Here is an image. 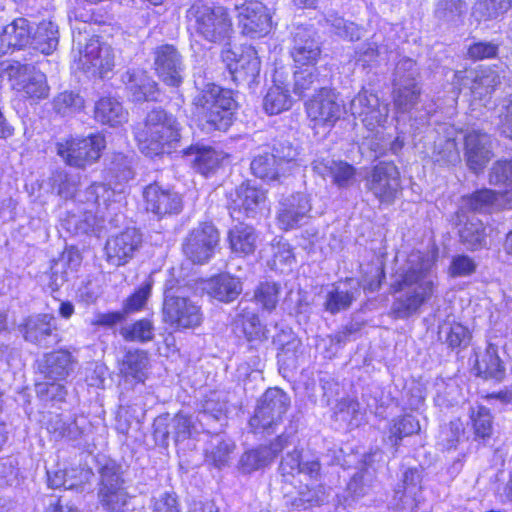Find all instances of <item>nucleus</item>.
<instances>
[{"instance_id": "obj_1", "label": "nucleus", "mask_w": 512, "mask_h": 512, "mask_svg": "<svg viewBox=\"0 0 512 512\" xmlns=\"http://www.w3.org/2000/svg\"><path fill=\"white\" fill-rule=\"evenodd\" d=\"M434 260L419 251L412 252L406 263L396 272L391 284L395 295L390 315L394 319H408L420 312L435 294L438 283L432 268Z\"/></svg>"}, {"instance_id": "obj_2", "label": "nucleus", "mask_w": 512, "mask_h": 512, "mask_svg": "<svg viewBox=\"0 0 512 512\" xmlns=\"http://www.w3.org/2000/svg\"><path fill=\"white\" fill-rule=\"evenodd\" d=\"M181 125L177 118L161 107H154L134 131L140 151L153 157L176 152L181 146Z\"/></svg>"}, {"instance_id": "obj_3", "label": "nucleus", "mask_w": 512, "mask_h": 512, "mask_svg": "<svg viewBox=\"0 0 512 512\" xmlns=\"http://www.w3.org/2000/svg\"><path fill=\"white\" fill-rule=\"evenodd\" d=\"M188 27L203 40L222 44L233 32L232 18L224 6H210L196 0L186 12Z\"/></svg>"}, {"instance_id": "obj_4", "label": "nucleus", "mask_w": 512, "mask_h": 512, "mask_svg": "<svg viewBox=\"0 0 512 512\" xmlns=\"http://www.w3.org/2000/svg\"><path fill=\"white\" fill-rule=\"evenodd\" d=\"M236 105L229 90L207 84L192 100L193 114L205 122L208 129L226 131L232 124V111Z\"/></svg>"}, {"instance_id": "obj_5", "label": "nucleus", "mask_w": 512, "mask_h": 512, "mask_svg": "<svg viewBox=\"0 0 512 512\" xmlns=\"http://www.w3.org/2000/svg\"><path fill=\"white\" fill-rule=\"evenodd\" d=\"M188 293L189 289L177 279L171 278L165 282L162 317L171 327L188 329L202 323L201 307Z\"/></svg>"}, {"instance_id": "obj_6", "label": "nucleus", "mask_w": 512, "mask_h": 512, "mask_svg": "<svg viewBox=\"0 0 512 512\" xmlns=\"http://www.w3.org/2000/svg\"><path fill=\"white\" fill-rule=\"evenodd\" d=\"M98 499L108 512H125L130 496L124 486L123 470L115 461H107L100 469Z\"/></svg>"}, {"instance_id": "obj_7", "label": "nucleus", "mask_w": 512, "mask_h": 512, "mask_svg": "<svg viewBox=\"0 0 512 512\" xmlns=\"http://www.w3.org/2000/svg\"><path fill=\"white\" fill-rule=\"evenodd\" d=\"M105 146V138L99 133L86 137H71L56 144L57 154L64 162L79 169H85L97 162Z\"/></svg>"}, {"instance_id": "obj_8", "label": "nucleus", "mask_w": 512, "mask_h": 512, "mask_svg": "<svg viewBox=\"0 0 512 512\" xmlns=\"http://www.w3.org/2000/svg\"><path fill=\"white\" fill-rule=\"evenodd\" d=\"M290 406L289 396L279 388H269L258 401L249 425L254 433H270L287 412Z\"/></svg>"}, {"instance_id": "obj_9", "label": "nucleus", "mask_w": 512, "mask_h": 512, "mask_svg": "<svg viewBox=\"0 0 512 512\" xmlns=\"http://www.w3.org/2000/svg\"><path fill=\"white\" fill-rule=\"evenodd\" d=\"M365 187L380 203L393 204L401 192L398 167L391 161L377 163L367 172Z\"/></svg>"}, {"instance_id": "obj_10", "label": "nucleus", "mask_w": 512, "mask_h": 512, "mask_svg": "<svg viewBox=\"0 0 512 512\" xmlns=\"http://www.w3.org/2000/svg\"><path fill=\"white\" fill-rule=\"evenodd\" d=\"M218 229L211 222L200 223L184 239L182 249L186 257L195 264L208 262L219 245Z\"/></svg>"}, {"instance_id": "obj_11", "label": "nucleus", "mask_w": 512, "mask_h": 512, "mask_svg": "<svg viewBox=\"0 0 512 512\" xmlns=\"http://www.w3.org/2000/svg\"><path fill=\"white\" fill-rule=\"evenodd\" d=\"M153 65L160 80L169 87H180L185 78L184 56L172 44H162L153 50Z\"/></svg>"}, {"instance_id": "obj_12", "label": "nucleus", "mask_w": 512, "mask_h": 512, "mask_svg": "<svg viewBox=\"0 0 512 512\" xmlns=\"http://www.w3.org/2000/svg\"><path fill=\"white\" fill-rule=\"evenodd\" d=\"M4 71L10 79L15 81V89L27 98L41 100L49 96L50 88L46 75L40 70L20 62H13L9 63Z\"/></svg>"}, {"instance_id": "obj_13", "label": "nucleus", "mask_w": 512, "mask_h": 512, "mask_svg": "<svg viewBox=\"0 0 512 512\" xmlns=\"http://www.w3.org/2000/svg\"><path fill=\"white\" fill-rule=\"evenodd\" d=\"M343 109L331 87L324 89L322 93L312 94L305 103L307 116L314 127L331 129L341 118Z\"/></svg>"}, {"instance_id": "obj_14", "label": "nucleus", "mask_w": 512, "mask_h": 512, "mask_svg": "<svg viewBox=\"0 0 512 512\" xmlns=\"http://www.w3.org/2000/svg\"><path fill=\"white\" fill-rule=\"evenodd\" d=\"M80 201H86L90 206L95 207L86 209L84 212L83 225L81 229L87 232L96 224V216L94 213L100 214L102 218L105 213L110 210H115L117 204L120 202L121 194L115 192L110 186L104 183H94L89 186L82 195H79Z\"/></svg>"}, {"instance_id": "obj_15", "label": "nucleus", "mask_w": 512, "mask_h": 512, "mask_svg": "<svg viewBox=\"0 0 512 512\" xmlns=\"http://www.w3.org/2000/svg\"><path fill=\"white\" fill-rule=\"evenodd\" d=\"M222 58L227 62L235 82L249 87L256 82L260 74L261 62L257 51L252 46L243 47L241 53L225 49L222 51Z\"/></svg>"}, {"instance_id": "obj_16", "label": "nucleus", "mask_w": 512, "mask_h": 512, "mask_svg": "<svg viewBox=\"0 0 512 512\" xmlns=\"http://www.w3.org/2000/svg\"><path fill=\"white\" fill-rule=\"evenodd\" d=\"M25 341L39 347L50 348L60 341L54 316L51 314H36L27 317L19 326Z\"/></svg>"}, {"instance_id": "obj_17", "label": "nucleus", "mask_w": 512, "mask_h": 512, "mask_svg": "<svg viewBox=\"0 0 512 512\" xmlns=\"http://www.w3.org/2000/svg\"><path fill=\"white\" fill-rule=\"evenodd\" d=\"M78 52L79 66L85 72L103 77L114 66L110 47L101 43L98 37H91L83 46L79 43Z\"/></svg>"}, {"instance_id": "obj_18", "label": "nucleus", "mask_w": 512, "mask_h": 512, "mask_svg": "<svg viewBox=\"0 0 512 512\" xmlns=\"http://www.w3.org/2000/svg\"><path fill=\"white\" fill-rule=\"evenodd\" d=\"M239 27L244 35L259 38L272 29V16L269 9L261 2H250L237 6Z\"/></svg>"}, {"instance_id": "obj_19", "label": "nucleus", "mask_w": 512, "mask_h": 512, "mask_svg": "<svg viewBox=\"0 0 512 512\" xmlns=\"http://www.w3.org/2000/svg\"><path fill=\"white\" fill-rule=\"evenodd\" d=\"M146 210L159 218L166 215L178 214L182 211V197L170 188H164L158 183H152L143 191Z\"/></svg>"}, {"instance_id": "obj_20", "label": "nucleus", "mask_w": 512, "mask_h": 512, "mask_svg": "<svg viewBox=\"0 0 512 512\" xmlns=\"http://www.w3.org/2000/svg\"><path fill=\"white\" fill-rule=\"evenodd\" d=\"M350 111L354 117L361 118L369 130L382 125L388 116L389 108L381 104L377 95L361 90L350 102Z\"/></svg>"}, {"instance_id": "obj_21", "label": "nucleus", "mask_w": 512, "mask_h": 512, "mask_svg": "<svg viewBox=\"0 0 512 512\" xmlns=\"http://www.w3.org/2000/svg\"><path fill=\"white\" fill-rule=\"evenodd\" d=\"M142 244V235L136 228L110 237L105 245L107 261L114 266L125 265L132 259Z\"/></svg>"}, {"instance_id": "obj_22", "label": "nucleus", "mask_w": 512, "mask_h": 512, "mask_svg": "<svg viewBox=\"0 0 512 512\" xmlns=\"http://www.w3.org/2000/svg\"><path fill=\"white\" fill-rule=\"evenodd\" d=\"M310 211L311 204L307 195L296 193L284 197L277 212L278 225L286 231L295 229L307 222Z\"/></svg>"}, {"instance_id": "obj_23", "label": "nucleus", "mask_w": 512, "mask_h": 512, "mask_svg": "<svg viewBox=\"0 0 512 512\" xmlns=\"http://www.w3.org/2000/svg\"><path fill=\"white\" fill-rule=\"evenodd\" d=\"M191 418L182 413L174 416L164 414L158 416L153 423L155 441L161 446H167L171 438L176 443L188 439L192 429Z\"/></svg>"}, {"instance_id": "obj_24", "label": "nucleus", "mask_w": 512, "mask_h": 512, "mask_svg": "<svg viewBox=\"0 0 512 512\" xmlns=\"http://www.w3.org/2000/svg\"><path fill=\"white\" fill-rule=\"evenodd\" d=\"M278 471L285 481L299 474L317 479L320 476L321 463L318 456L294 449L282 457Z\"/></svg>"}, {"instance_id": "obj_25", "label": "nucleus", "mask_w": 512, "mask_h": 512, "mask_svg": "<svg viewBox=\"0 0 512 512\" xmlns=\"http://www.w3.org/2000/svg\"><path fill=\"white\" fill-rule=\"evenodd\" d=\"M290 53L297 67L315 66L321 55L316 33L311 29L298 27L293 33Z\"/></svg>"}, {"instance_id": "obj_26", "label": "nucleus", "mask_w": 512, "mask_h": 512, "mask_svg": "<svg viewBox=\"0 0 512 512\" xmlns=\"http://www.w3.org/2000/svg\"><path fill=\"white\" fill-rule=\"evenodd\" d=\"M361 294L360 283L353 278L333 283L325 295L323 308L331 315L348 310Z\"/></svg>"}, {"instance_id": "obj_27", "label": "nucleus", "mask_w": 512, "mask_h": 512, "mask_svg": "<svg viewBox=\"0 0 512 512\" xmlns=\"http://www.w3.org/2000/svg\"><path fill=\"white\" fill-rule=\"evenodd\" d=\"M265 198L263 190L251 186L249 183H242L234 193L230 194L228 208L231 217L237 220H240L242 216L254 217Z\"/></svg>"}, {"instance_id": "obj_28", "label": "nucleus", "mask_w": 512, "mask_h": 512, "mask_svg": "<svg viewBox=\"0 0 512 512\" xmlns=\"http://www.w3.org/2000/svg\"><path fill=\"white\" fill-rule=\"evenodd\" d=\"M134 102L157 101L160 95L158 84L148 73L141 69H129L121 75Z\"/></svg>"}, {"instance_id": "obj_29", "label": "nucleus", "mask_w": 512, "mask_h": 512, "mask_svg": "<svg viewBox=\"0 0 512 512\" xmlns=\"http://www.w3.org/2000/svg\"><path fill=\"white\" fill-rule=\"evenodd\" d=\"M32 31V23L24 17L14 18L3 26L0 32V56L30 44Z\"/></svg>"}, {"instance_id": "obj_30", "label": "nucleus", "mask_w": 512, "mask_h": 512, "mask_svg": "<svg viewBox=\"0 0 512 512\" xmlns=\"http://www.w3.org/2000/svg\"><path fill=\"white\" fill-rule=\"evenodd\" d=\"M491 157L490 135L481 131H472L465 136V158L471 170L478 173Z\"/></svg>"}, {"instance_id": "obj_31", "label": "nucleus", "mask_w": 512, "mask_h": 512, "mask_svg": "<svg viewBox=\"0 0 512 512\" xmlns=\"http://www.w3.org/2000/svg\"><path fill=\"white\" fill-rule=\"evenodd\" d=\"M330 80L327 74H323L320 68L315 66L298 70L294 72L293 92L299 97L307 96L310 92L313 94L322 93L328 89Z\"/></svg>"}, {"instance_id": "obj_32", "label": "nucleus", "mask_w": 512, "mask_h": 512, "mask_svg": "<svg viewBox=\"0 0 512 512\" xmlns=\"http://www.w3.org/2000/svg\"><path fill=\"white\" fill-rule=\"evenodd\" d=\"M313 170L323 178L331 177L338 187H348L355 177V168L347 162L321 158L313 163Z\"/></svg>"}, {"instance_id": "obj_33", "label": "nucleus", "mask_w": 512, "mask_h": 512, "mask_svg": "<svg viewBox=\"0 0 512 512\" xmlns=\"http://www.w3.org/2000/svg\"><path fill=\"white\" fill-rule=\"evenodd\" d=\"M258 237L256 229L243 222L230 228L227 235L231 252L240 257L249 256L255 252Z\"/></svg>"}, {"instance_id": "obj_34", "label": "nucleus", "mask_w": 512, "mask_h": 512, "mask_svg": "<svg viewBox=\"0 0 512 512\" xmlns=\"http://www.w3.org/2000/svg\"><path fill=\"white\" fill-rule=\"evenodd\" d=\"M474 369L476 370V375L485 380L501 382L506 375V368L498 355V348L491 343L477 357Z\"/></svg>"}, {"instance_id": "obj_35", "label": "nucleus", "mask_w": 512, "mask_h": 512, "mask_svg": "<svg viewBox=\"0 0 512 512\" xmlns=\"http://www.w3.org/2000/svg\"><path fill=\"white\" fill-rule=\"evenodd\" d=\"M72 355L67 351L47 353L39 361L38 367L45 378L57 381L65 379L72 371Z\"/></svg>"}, {"instance_id": "obj_36", "label": "nucleus", "mask_w": 512, "mask_h": 512, "mask_svg": "<svg viewBox=\"0 0 512 512\" xmlns=\"http://www.w3.org/2000/svg\"><path fill=\"white\" fill-rule=\"evenodd\" d=\"M391 52V46L385 43L382 35L374 34L355 49V60L363 67L377 66Z\"/></svg>"}, {"instance_id": "obj_37", "label": "nucleus", "mask_w": 512, "mask_h": 512, "mask_svg": "<svg viewBox=\"0 0 512 512\" xmlns=\"http://www.w3.org/2000/svg\"><path fill=\"white\" fill-rule=\"evenodd\" d=\"M463 86L471 90L477 98L491 94L500 84L499 74L490 68L480 71H463Z\"/></svg>"}, {"instance_id": "obj_38", "label": "nucleus", "mask_w": 512, "mask_h": 512, "mask_svg": "<svg viewBox=\"0 0 512 512\" xmlns=\"http://www.w3.org/2000/svg\"><path fill=\"white\" fill-rule=\"evenodd\" d=\"M205 289L214 299L228 303L241 294L242 284L239 278L222 273L208 280Z\"/></svg>"}, {"instance_id": "obj_39", "label": "nucleus", "mask_w": 512, "mask_h": 512, "mask_svg": "<svg viewBox=\"0 0 512 512\" xmlns=\"http://www.w3.org/2000/svg\"><path fill=\"white\" fill-rule=\"evenodd\" d=\"M180 152L203 175L214 170L220 163V155L214 149L199 143L182 148Z\"/></svg>"}, {"instance_id": "obj_40", "label": "nucleus", "mask_w": 512, "mask_h": 512, "mask_svg": "<svg viewBox=\"0 0 512 512\" xmlns=\"http://www.w3.org/2000/svg\"><path fill=\"white\" fill-rule=\"evenodd\" d=\"M94 117L102 124L118 126L128 120V112L117 99L103 97L95 104Z\"/></svg>"}, {"instance_id": "obj_41", "label": "nucleus", "mask_w": 512, "mask_h": 512, "mask_svg": "<svg viewBox=\"0 0 512 512\" xmlns=\"http://www.w3.org/2000/svg\"><path fill=\"white\" fill-rule=\"evenodd\" d=\"M226 419V403L216 393L211 394L201 403L197 420L207 432H216L212 424Z\"/></svg>"}, {"instance_id": "obj_42", "label": "nucleus", "mask_w": 512, "mask_h": 512, "mask_svg": "<svg viewBox=\"0 0 512 512\" xmlns=\"http://www.w3.org/2000/svg\"><path fill=\"white\" fill-rule=\"evenodd\" d=\"M48 485L51 488L73 490L88 483L91 477L89 470L72 468L70 470L47 471Z\"/></svg>"}, {"instance_id": "obj_43", "label": "nucleus", "mask_w": 512, "mask_h": 512, "mask_svg": "<svg viewBox=\"0 0 512 512\" xmlns=\"http://www.w3.org/2000/svg\"><path fill=\"white\" fill-rule=\"evenodd\" d=\"M460 241L470 251L488 247L486 227L483 222L473 216L459 229Z\"/></svg>"}, {"instance_id": "obj_44", "label": "nucleus", "mask_w": 512, "mask_h": 512, "mask_svg": "<svg viewBox=\"0 0 512 512\" xmlns=\"http://www.w3.org/2000/svg\"><path fill=\"white\" fill-rule=\"evenodd\" d=\"M30 44L42 54L50 55L58 47L59 30L52 21H42L38 24L34 35H31Z\"/></svg>"}, {"instance_id": "obj_45", "label": "nucleus", "mask_w": 512, "mask_h": 512, "mask_svg": "<svg viewBox=\"0 0 512 512\" xmlns=\"http://www.w3.org/2000/svg\"><path fill=\"white\" fill-rule=\"evenodd\" d=\"M327 498L328 494L324 486L305 485L300 487L297 495L291 499L290 504L293 509L302 511L324 504Z\"/></svg>"}, {"instance_id": "obj_46", "label": "nucleus", "mask_w": 512, "mask_h": 512, "mask_svg": "<svg viewBox=\"0 0 512 512\" xmlns=\"http://www.w3.org/2000/svg\"><path fill=\"white\" fill-rule=\"evenodd\" d=\"M292 98L286 86L275 82L263 98V109L269 115H277L290 109Z\"/></svg>"}, {"instance_id": "obj_47", "label": "nucleus", "mask_w": 512, "mask_h": 512, "mask_svg": "<svg viewBox=\"0 0 512 512\" xmlns=\"http://www.w3.org/2000/svg\"><path fill=\"white\" fill-rule=\"evenodd\" d=\"M148 365L147 354L140 350L128 351L120 365V372L125 378L144 382Z\"/></svg>"}, {"instance_id": "obj_48", "label": "nucleus", "mask_w": 512, "mask_h": 512, "mask_svg": "<svg viewBox=\"0 0 512 512\" xmlns=\"http://www.w3.org/2000/svg\"><path fill=\"white\" fill-rule=\"evenodd\" d=\"M501 195L491 189L477 190L469 196L463 198L464 207L467 209L480 212L489 213L494 209H498Z\"/></svg>"}, {"instance_id": "obj_49", "label": "nucleus", "mask_w": 512, "mask_h": 512, "mask_svg": "<svg viewBox=\"0 0 512 512\" xmlns=\"http://www.w3.org/2000/svg\"><path fill=\"white\" fill-rule=\"evenodd\" d=\"M252 173L263 180H276L286 172L271 153L265 152L253 158L250 164Z\"/></svg>"}, {"instance_id": "obj_50", "label": "nucleus", "mask_w": 512, "mask_h": 512, "mask_svg": "<svg viewBox=\"0 0 512 512\" xmlns=\"http://www.w3.org/2000/svg\"><path fill=\"white\" fill-rule=\"evenodd\" d=\"M47 430L55 440H76L82 434V430L75 419H65L60 414L50 415L47 421Z\"/></svg>"}, {"instance_id": "obj_51", "label": "nucleus", "mask_w": 512, "mask_h": 512, "mask_svg": "<svg viewBox=\"0 0 512 512\" xmlns=\"http://www.w3.org/2000/svg\"><path fill=\"white\" fill-rule=\"evenodd\" d=\"M466 10L465 0H436L433 13L439 22L453 24L461 19Z\"/></svg>"}, {"instance_id": "obj_52", "label": "nucleus", "mask_w": 512, "mask_h": 512, "mask_svg": "<svg viewBox=\"0 0 512 512\" xmlns=\"http://www.w3.org/2000/svg\"><path fill=\"white\" fill-rule=\"evenodd\" d=\"M235 323L237 327L241 326L242 332L249 341H264L268 339L267 330L261 324L258 315L247 311L246 308H243L242 312L237 315Z\"/></svg>"}, {"instance_id": "obj_53", "label": "nucleus", "mask_w": 512, "mask_h": 512, "mask_svg": "<svg viewBox=\"0 0 512 512\" xmlns=\"http://www.w3.org/2000/svg\"><path fill=\"white\" fill-rule=\"evenodd\" d=\"M420 431L419 421L412 415H405L397 420L391 426L388 436V441L394 447V452L397 451L400 441L407 436L413 435Z\"/></svg>"}, {"instance_id": "obj_54", "label": "nucleus", "mask_w": 512, "mask_h": 512, "mask_svg": "<svg viewBox=\"0 0 512 512\" xmlns=\"http://www.w3.org/2000/svg\"><path fill=\"white\" fill-rule=\"evenodd\" d=\"M431 159L439 165L456 164L460 161V152L454 139L440 138L434 142Z\"/></svg>"}, {"instance_id": "obj_55", "label": "nucleus", "mask_w": 512, "mask_h": 512, "mask_svg": "<svg viewBox=\"0 0 512 512\" xmlns=\"http://www.w3.org/2000/svg\"><path fill=\"white\" fill-rule=\"evenodd\" d=\"M439 337L440 339L444 338V342L451 349H465L471 341L470 331L460 323L442 326L439 330Z\"/></svg>"}, {"instance_id": "obj_56", "label": "nucleus", "mask_w": 512, "mask_h": 512, "mask_svg": "<svg viewBox=\"0 0 512 512\" xmlns=\"http://www.w3.org/2000/svg\"><path fill=\"white\" fill-rule=\"evenodd\" d=\"M421 88L419 84L409 86H394L393 100L394 106L398 112L407 113L411 111L419 102Z\"/></svg>"}, {"instance_id": "obj_57", "label": "nucleus", "mask_w": 512, "mask_h": 512, "mask_svg": "<svg viewBox=\"0 0 512 512\" xmlns=\"http://www.w3.org/2000/svg\"><path fill=\"white\" fill-rule=\"evenodd\" d=\"M419 77V68L416 62L407 57L401 58L394 69L393 73V87L394 86H409L419 84L417 78Z\"/></svg>"}, {"instance_id": "obj_58", "label": "nucleus", "mask_w": 512, "mask_h": 512, "mask_svg": "<svg viewBox=\"0 0 512 512\" xmlns=\"http://www.w3.org/2000/svg\"><path fill=\"white\" fill-rule=\"evenodd\" d=\"M475 439L490 438L493 432V417L490 410L485 406H478L471 409L470 415Z\"/></svg>"}, {"instance_id": "obj_59", "label": "nucleus", "mask_w": 512, "mask_h": 512, "mask_svg": "<svg viewBox=\"0 0 512 512\" xmlns=\"http://www.w3.org/2000/svg\"><path fill=\"white\" fill-rule=\"evenodd\" d=\"M83 97L74 91L59 93L53 100L54 110L62 115L68 116L81 111L84 108Z\"/></svg>"}, {"instance_id": "obj_60", "label": "nucleus", "mask_w": 512, "mask_h": 512, "mask_svg": "<svg viewBox=\"0 0 512 512\" xmlns=\"http://www.w3.org/2000/svg\"><path fill=\"white\" fill-rule=\"evenodd\" d=\"M51 186L53 191L63 199H71L75 196L79 180L77 176L69 175L64 170L56 171L52 174Z\"/></svg>"}, {"instance_id": "obj_61", "label": "nucleus", "mask_w": 512, "mask_h": 512, "mask_svg": "<svg viewBox=\"0 0 512 512\" xmlns=\"http://www.w3.org/2000/svg\"><path fill=\"white\" fill-rule=\"evenodd\" d=\"M120 334L127 341L148 342L154 337V326L149 319H141L122 327Z\"/></svg>"}, {"instance_id": "obj_62", "label": "nucleus", "mask_w": 512, "mask_h": 512, "mask_svg": "<svg viewBox=\"0 0 512 512\" xmlns=\"http://www.w3.org/2000/svg\"><path fill=\"white\" fill-rule=\"evenodd\" d=\"M512 7V0H478L474 13L483 20L497 18Z\"/></svg>"}, {"instance_id": "obj_63", "label": "nucleus", "mask_w": 512, "mask_h": 512, "mask_svg": "<svg viewBox=\"0 0 512 512\" xmlns=\"http://www.w3.org/2000/svg\"><path fill=\"white\" fill-rule=\"evenodd\" d=\"M234 448L235 445L231 440H224L217 436L212 441V447L207 453V458L212 461L214 466L224 467L228 464Z\"/></svg>"}, {"instance_id": "obj_64", "label": "nucleus", "mask_w": 512, "mask_h": 512, "mask_svg": "<svg viewBox=\"0 0 512 512\" xmlns=\"http://www.w3.org/2000/svg\"><path fill=\"white\" fill-rule=\"evenodd\" d=\"M489 183L495 186H504L512 191V158L493 163L489 172Z\"/></svg>"}]
</instances>
